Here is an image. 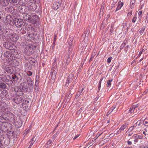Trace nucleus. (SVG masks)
Segmentation results:
<instances>
[{
	"instance_id": "f257e3e1",
	"label": "nucleus",
	"mask_w": 148,
	"mask_h": 148,
	"mask_svg": "<svg viewBox=\"0 0 148 148\" xmlns=\"http://www.w3.org/2000/svg\"><path fill=\"white\" fill-rule=\"evenodd\" d=\"M30 29L31 32L28 34L27 37V40L31 41L33 40L34 38L37 35L36 32L35 31V29L32 27L29 28Z\"/></svg>"
},
{
	"instance_id": "f03ea898",
	"label": "nucleus",
	"mask_w": 148,
	"mask_h": 148,
	"mask_svg": "<svg viewBox=\"0 0 148 148\" xmlns=\"http://www.w3.org/2000/svg\"><path fill=\"white\" fill-rule=\"evenodd\" d=\"M36 47V46L31 45H26L25 47V51L26 55H30L34 53Z\"/></svg>"
},
{
	"instance_id": "7ed1b4c3",
	"label": "nucleus",
	"mask_w": 148,
	"mask_h": 148,
	"mask_svg": "<svg viewBox=\"0 0 148 148\" xmlns=\"http://www.w3.org/2000/svg\"><path fill=\"white\" fill-rule=\"evenodd\" d=\"M31 100L29 98L24 99L22 103V108L26 110H29L30 107Z\"/></svg>"
},
{
	"instance_id": "20e7f679",
	"label": "nucleus",
	"mask_w": 148,
	"mask_h": 148,
	"mask_svg": "<svg viewBox=\"0 0 148 148\" xmlns=\"http://www.w3.org/2000/svg\"><path fill=\"white\" fill-rule=\"evenodd\" d=\"M14 53V51H7L4 53L3 55L5 57L9 59H13L14 58L16 57Z\"/></svg>"
},
{
	"instance_id": "39448f33",
	"label": "nucleus",
	"mask_w": 148,
	"mask_h": 148,
	"mask_svg": "<svg viewBox=\"0 0 148 148\" xmlns=\"http://www.w3.org/2000/svg\"><path fill=\"white\" fill-rule=\"evenodd\" d=\"M13 22L17 27H19L24 25V23L23 20L16 18H14Z\"/></svg>"
},
{
	"instance_id": "423d86ee",
	"label": "nucleus",
	"mask_w": 148,
	"mask_h": 148,
	"mask_svg": "<svg viewBox=\"0 0 148 148\" xmlns=\"http://www.w3.org/2000/svg\"><path fill=\"white\" fill-rule=\"evenodd\" d=\"M140 109L138 106L135 105L133 106L132 107H131L129 110V112L131 113H138L139 112Z\"/></svg>"
},
{
	"instance_id": "0eeeda50",
	"label": "nucleus",
	"mask_w": 148,
	"mask_h": 148,
	"mask_svg": "<svg viewBox=\"0 0 148 148\" xmlns=\"http://www.w3.org/2000/svg\"><path fill=\"white\" fill-rule=\"evenodd\" d=\"M10 100L14 102L16 104H19L22 102V97L17 96L15 98H12Z\"/></svg>"
},
{
	"instance_id": "6e6552de",
	"label": "nucleus",
	"mask_w": 148,
	"mask_h": 148,
	"mask_svg": "<svg viewBox=\"0 0 148 148\" xmlns=\"http://www.w3.org/2000/svg\"><path fill=\"white\" fill-rule=\"evenodd\" d=\"M28 82H23L21 84L20 88H21L24 92L27 91H28Z\"/></svg>"
},
{
	"instance_id": "1a4fd4ad",
	"label": "nucleus",
	"mask_w": 148,
	"mask_h": 148,
	"mask_svg": "<svg viewBox=\"0 0 148 148\" xmlns=\"http://www.w3.org/2000/svg\"><path fill=\"white\" fill-rule=\"evenodd\" d=\"M7 31L5 30L1 26L0 27V39H3L5 37V35Z\"/></svg>"
},
{
	"instance_id": "9d476101",
	"label": "nucleus",
	"mask_w": 148,
	"mask_h": 148,
	"mask_svg": "<svg viewBox=\"0 0 148 148\" xmlns=\"http://www.w3.org/2000/svg\"><path fill=\"white\" fill-rule=\"evenodd\" d=\"M10 40L13 42H16L18 38V35L15 33L11 34L10 36Z\"/></svg>"
},
{
	"instance_id": "9b49d317",
	"label": "nucleus",
	"mask_w": 148,
	"mask_h": 148,
	"mask_svg": "<svg viewBox=\"0 0 148 148\" xmlns=\"http://www.w3.org/2000/svg\"><path fill=\"white\" fill-rule=\"evenodd\" d=\"M3 45L6 49L10 50H12L14 49L12 44L10 43L5 42L3 43Z\"/></svg>"
},
{
	"instance_id": "f8f14e48",
	"label": "nucleus",
	"mask_w": 148,
	"mask_h": 148,
	"mask_svg": "<svg viewBox=\"0 0 148 148\" xmlns=\"http://www.w3.org/2000/svg\"><path fill=\"white\" fill-rule=\"evenodd\" d=\"M8 94V92L6 90L0 89V97L2 98H6L7 97Z\"/></svg>"
},
{
	"instance_id": "ddd939ff",
	"label": "nucleus",
	"mask_w": 148,
	"mask_h": 148,
	"mask_svg": "<svg viewBox=\"0 0 148 148\" xmlns=\"http://www.w3.org/2000/svg\"><path fill=\"white\" fill-rule=\"evenodd\" d=\"M5 70L8 73L10 74H12L14 72L13 67L11 66H6L5 67Z\"/></svg>"
},
{
	"instance_id": "4468645a",
	"label": "nucleus",
	"mask_w": 148,
	"mask_h": 148,
	"mask_svg": "<svg viewBox=\"0 0 148 148\" xmlns=\"http://www.w3.org/2000/svg\"><path fill=\"white\" fill-rule=\"evenodd\" d=\"M28 18V20L30 21H32L35 22H37L39 20V17L37 15H35L31 18L30 17V16H29Z\"/></svg>"
},
{
	"instance_id": "2eb2a0df",
	"label": "nucleus",
	"mask_w": 148,
	"mask_h": 148,
	"mask_svg": "<svg viewBox=\"0 0 148 148\" xmlns=\"http://www.w3.org/2000/svg\"><path fill=\"white\" fill-rule=\"evenodd\" d=\"M34 83V82L32 81H28V89L29 88L30 91L33 89Z\"/></svg>"
},
{
	"instance_id": "dca6fc26",
	"label": "nucleus",
	"mask_w": 148,
	"mask_h": 148,
	"mask_svg": "<svg viewBox=\"0 0 148 148\" xmlns=\"http://www.w3.org/2000/svg\"><path fill=\"white\" fill-rule=\"evenodd\" d=\"M60 6V3L59 2H55L53 5V8L54 10H56L59 8Z\"/></svg>"
},
{
	"instance_id": "f3484780",
	"label": "nucleus",
	"mask_w": 148,
	"mask_h": 148,
	"mask_svg": "<svg viewBox=\"0 0 148 148\" xmlns=\"http://www.w3.org/2000/svg\"><path fill=\"white\" fill-rule=\"evenodd\" d=\"M123 2H121L119 1L118 2V6L116 8V9L115 11V12H116L117 10H120L121 7L123 6Z\"/></svg>"
},
{
	"instance_id": "a211bd4d",
	"label": "nucleus",
	"mask_w": 148,
	"mask_h": 148,
	"mask_svg": "<svg viewBox=\"0 0 148 148\" xmlns=\"http://www.w3.org/2000/svg\"><path fill=\"white\" fill-rule=\"evenodd\" d=\"M0 80H1V82H4L7 84L8 81V79L5 76L3 77H0Z\"/></svg>"
},
{
	"instance_id": "6ab92c4d",
	"label": "nucleus",
	"mask_w": 148,
	"mask_h": 148,
	"mask_svg": "<svg viewBox=\"0 0 148 148\" xmlns=\"http://www.w3.org/2000/svg\"><path fill=\"white\" fill-rule=\"evenodd\" d=\"M74 75L73 74H71L69 75L67 79L66 80V82H72L73 78Z\"/></svg>"
},
{
	"instance_id": "aec40b11",
	"label": "nucleus",
	"mask_w": 148,
	"mask_h": 148,
	"mask_svg": "<svg viewBox=\"0 0 148 148\" xmlns=\"http://www.w3.org/2000/svg\"><path fill=\"white\" fill-rule=\"evenodd\" d=\"M145 27L143 26L141 30L140 31L139 34H140V35H144L146 31H145Z\"/></svg>"
},
{
	"instance_id": "412c9836",
	"label": "nucleus",
	"mask_w": 148,
	"mask_h": 148,
	"mask_svg": "<svg viewBox=\"0 0 148 148\" xmlns=\"http://www.w3.org/2000/svg\"><path fill=\"white\" fill-rule=\"evenodd\" d=\"M6 19L8 22H11L12 21H13L14 19L10 15H8L6 16Z\"/></svg>"
},
{
	"instance_id": "4be33fe9",
	"label": "nucleus",
	"mask_w": 148,
	"mask_h": 148,
	"mask_svg": "<svg viewBox=\"0 0 148 148\" xmlns=\"http://www.w3.org/2000/svg\"><path fill=\"white\" fill-rule=\"evenodd\" d=\"M84 88H82L81 90H79L78 93L75 96V98L77 99L81 95V93L82 92V91L83 90Z\"/></svg>"
},
{
	"instance_id": "5701e85b",
	"label": "nucleus",
	"mask_w": 148,
	"mask_h": 148,
	"mask_svg": "<svg viewBox=\"0 0 148 148\" xmlns=\"http://www.w3.org/2000/svg\"><path fill=\"white\" fill-rule=\"evenodd\" d=\"M7 86L4 83L1 82L0 83V88H6Z\"/></svg>"
},
{
	"instance_id": "b1692460",
	"label": "nucleus",
	"mask_w": 148,
	"mask_h": 148,
	"mask_svg": "<svg viewBox=\"0 0 148 148\" xmlns=\"http://www.w3.org/2000/svg\"><path fill=\"white\" fill-rule=\"evenodd\" d=\"M6 84L9 86H12L13 84V81L12 80L10 79H8Z\"/></svg>"
},
{
	"instance_id": "393cba45",
	"label": "nucleus",
	"mask_w": 148,
	"mask_h": 148,
	"mask_svg": "<svg viewBox=\"0 0 148 148\" xmlns=\"http://www.w3.org/2000/svg\"><path fill=\"white\" fill-rule=\"evenodd\" d=\"M25 7L24 6H21L20 8L19 11L22 13H24L25 12Z\"/></svg>"
},
{
	"instance_id": "a878e982",
	"label": "nucleus",
	"mask_w": 148,
	"mask_h": 148,
	"mask_svg": "<svg viewBox=\"0 0 148 148\" xmlns=\"http://www.w3.org/2000/svg\"><path fill=\"white\" fill-rule=\"evenodd\" d=\"M133 138H142V136H139L137 134H135L132 136Z\"/></svg>"
},
{
	"instance_id": "bb28decb",
	"label": "nucleus",
	"mask_w": 148,
	"mask_h": 148,
	"mask_svg": "<svg viewBox=\"0 0 148 148\" xmlns=\"http://www.w3.org/2000/svg\"><path fill=\"white\" fill-rule=\"evenodd\" d=\"M112 79L111 80H108L107 81V83L108 84L107 86L108 87H110L111 86V82L112 81Z\"/></svg>"
},
{
	"instance_id": "cd10ccee",
	"label": "nucleus",
	"mask_w": 148,
	"mask_h": 148,
	"mask_svg": "<svg viewBox=\"0 0 148 148\" xmlns=\"http://www.w3.org/2000/svg\"><path fill=\"white\" fill-rule=\"evenodd\" d=\"M143 124L146 126H148V119H146L144 120L143 122Z\"/></svg>"
},
{
	"instance_id": "c85d7f7f",
	"label": "nucleus",
	"mask_w": 148,
	"mask_h": 148,
	"mask_svg": "<svg viewBox=\"0 0 148 148\" xmlns=\"http://www.w3.org/2000/svg\"><path fill=\"white\" fill-rule=\"evenodd\" d=\"M52 142L51 140H48L46 143V145H48L47 147L48 146H50L51 145Z\"/></svg>"
},
{
	"instance_id": "c756f323",
	"label": "nucleus",
	"mask_w": 148,
	"mask_h": 148,
	"mask_svg": "<svg viewBox=\"0 0 148 148\" xmlns=\"http://www.w3.org/2000/svg\"><path fill=\"white\" fill-rule=\"evenodd\" d=\"M116 108V106H113L112 107L109 111L108 112V113H109V114L111 112H112Z\"/></svg>"
},
{
	"instance_id": "7c9ffc66",
	"label": "nucleus",
	"mask_w": 148,
	"mask_h": 148,
	"mask_svg": "<svg viewBox=\"0 0 148 148\" xmlns=\"http://www.w3.org/2000/svg\"><path fill=\"white\" fill-rule=\"evenodd\" d=\"M126 127V124H125L122 125L120 128V130H124Z\"/></svg>"
},
{
	"instance_id": "2f4dec72",
	"label": "nucleus",
	"mask_w": 148,
	"mask_h": 148,
	"mask_svg": "<svg viewBox=\"0 0 148 148\" xmlns=\"http://www.w3.org/2000/svg\"><path fill=\"white\" fill-rule=\"evenodd\" d=\"M137 126V125H134L132 126H131L130 127L128 130V131H132L134 129V127H136Z\"/></svg>"
},
{
	"instance_id": "473e14b6",
	"label": "nucleus",
	"mask_w": 148,
	"mask_h": 148,
	"mask_svg": "<svg viewBox=\"0 0 148 148\" xmlns=\"http://www.w3.org/2000/svg\"><path fill=\"white\" fill-rule=\"evenodd\" d=\"M14 89L15 91L17 92H18L19 91L20 92L21 91V89H20L18 87H15Z\"/></svg>"
},
{
	"instance_id": "72a5a7b5",
	"label": "nucleus",
	"mask_w": 148,
	"mask_h": 148,
	"mask_svg": "<svg viewBox=\"0 0 148 148\" xmlns=\"http://www.w3.org/2000/svg\"><path fill=\"white\" fill-rule=\"evenodd\" d=\"M104 4H105V3H102L101 6V9H100V12H101V11L103 12V9L104 8Z\"/></svg>"
},
{
	"instance_id": "f704fd0d",
	"label": "nucleus",
	"mask_w": 148,
	"mask_h": 148,
	"mask_svg": "<svg viewBox=\"0 0 148 148\" xmlns=\"http://www.w3.org/2000/svg\"><path fill=\"white\" fill-rule=\"evenodd\" d=\"M70 61V59L69 58V56L66 58V64H68L69 62Z\"/></svg>"
},
{
	"instance_id": "c9c22d12",
	"label": "nucleus",
	"mask_w": 148,
	"mask_h": 148,
	"mask_svg": "<svg viewBox=\"0 0 148 148\" xmlns=\"http://www.w3.org/2000/svg\"><path fill=\"white\" fill-rule=\"evenodd\" d=\"M2 1L3 3V5H7L8 4V3L7 0H3Z\"/></svg>"
},
{
	"instance_id": "e433bc0d",
	"label": "nucleus",
	"mask_w": 148,
	"mask_h": 148,
	"mask_svg": "<svg viewBox=\"0 0 148 148\" xmlns=\"http://www.w3.org/2000/svg\"><path fill=\"white\" fill-rule=\"evenodd\" d=\"M18 0H9V1L12 3H17Z\"/></svg>"
},
{
	"instance_id": "4c0bfd02",
	"label": "nucleus",
	"mask_w": 148,
	"mask_h": 148,
	"mask_svg": "<svg viewBox=\"0 0 148 148\" xmlns=\"http://www.w3.org/2000/svg\"><path fill=\"white\" fill-rule=\"evenodd\" d=\"M103 78H102V79H101L100 80V81L99 82V86H98V88L100 89V87H101V82L102 81V80H103Z\"/></svg>"
},
{
	"instance_id": "58836bf2",
	"label": "nucleus",
	"mask_w": 148,
	"mask_h": 148,
	"mask_svg": "<svg viewBox=\"0 0 148 148\" xmlns=\"http://www.w3.org/2000/svg\"><path fill=\"white\" fill-rule=\"evenodd\" d=\"M112 58V57H110L108 58L107 59V62L108 63H110V62Z\"/></svg>"
},
{
	"instance_id": "ea45409f",
	"label": "nucleus",
	"mask_w": 148,
	"mask_h": 148,
	"mask_svg": "<svg viewBox=\"0 0 148 148\" xmlns=\"http://www.w3.org/2000/svg\"><path fill=\"white\" fill-rule=\"evenodd\" d=\"M36 80L35 82V86H38V80H37V77H36Z\"/></svg>"
},
{
	"instance_id": "a19ab883",
	"label": "nucleus",
	"mask_w": 148,
	"mask_h": 148,
	"mask_svg": "<svg viewBox=\"0 0 148 148\" xmlns=\"http://www.w3.org/2000/svg\"><path fill=\"white\" fill-rule=\"evenodd\" d=\"M27 74L28 76H31L32 75V73L31 71H28L27 72Z\"/></svg>"
},
{
	"instance_id": "79ce46f5",
	"label": "nucleus",
	"mask_w": 148,
	"mask_h": 148,
	"mask_svg": "<svg viewBox=\"0 0 148 148\" xmlns=\"http://www.w3.org/2000/svg\"><path fill=\"white\" fill-rule=\"evenodd\" d=\"M135 2V0H130V3L134 5Z\"/></svg>"
},
{
	"instance_id": "37998d69",
	"label": "nucleus",
	"mask_w": 148,
	"mask_h": 148,
	"mask_svg": "<svg viewBox=\"0 0 148 148\" xmlns=\"http://www.w3.org/2000/svg\"><path fill=\"white\" fill-rule=\"evenodd\" d=\"M12 78L13 79H15L17 78L15 74H13L12 76Z\"/></svg>"
},
{
	"instance_id": "c03bdc74",
	"label": "nucleus",
	"mask_w": 148,
	"mask_h": 148,
	"mask_svg": "<svg viewBox=\"0 0 148 148\" xmlns=\"http://www.w3.org/2000/svg\"><path fill=\"white\" fill-rule=\"evenodd\" d=\"M57 34V32L56 33H56H55L54 38V41H56V40Z\"/></svg>"
},
{
	"instance_id": "a18cd8bd",
	"label": "nucleus",
	"mask_w": 148,
	"mask_h": 148,
	"mask_svg": "<svg viewBox=\"0 0 148 148\" xmlns=\"http://www.w3.org/2000/svg\"><path fill=\"white\" fill-rule=\"evenodd\" d=\"M136 17H134L132 20V22L133 23H134L136 21Z\"/></svg>"
},
{
	"instance_id": "49530a36",
	"label": "nucleus",
	"mask_w": 148,
	"mask_h": 148,
	"mask_svg": "<svg viewBox=\"0 0 148 148\" xmlns=\"http://www.w3.org/2000/svg\"><path fill=\"white\" fill-rule=\"evenodd\" d=\"M32 141L31 142L32 143H34L36 141V138L35 137H34L32 138Z\"/></svg>"
},
{
	"instance_id": "de8ad7c7",
	"label": "nucleus",
	"mask_w": 148,
	"mask_h": 148,
	"mask_svg": "<svg viewBox=\"0 0 148 148\" xmlns=\"http://www.w3.org/2000/svg\"><path fill=\"white\" fill-rule=\"evenodd\" d=\"M70 83V82H66V84H65V85L66 86H68Z\"/></svg>"
},
{
	"instance_id": "09e8293b",
	"label": "nucleus",
	"mask_w": 148,
	"mask_h": 148,
	"mask_svg": "<svg viewBox=\"0 0 148 148\" xmlns=\"http://www.w3.org/2000/svg\"><path fill=\"white\" fill-rule=\"evenodd\" d=\"M121 130L119 129L118 131H117L116 133V135H117L118 134H119L121 132Z\"/></svg>"
},
{
	"instance_id": "8fccbe9b",
	"label": "nucleus",
	"mask_w": 148,
	"mask_h": 148,
	"mask_svg": "<svg viewBox=\"0 0 148 148\" xmlns=\"http://www.w3.org/2000/svg\"><path fill=\"white\" fill-rule=\"evenodd\" d=\"M132 12H131L130 13L129 12L128 13H127V15L128 16H131L132 15Z\"/></svg>"
},
{
	"instance_id": "3c124183",
	"label": "nucleus",
	"mask_w": 148,
	"mask_h": 148,
	"mask_svg": "<svg viewBox=\"0 0 148 148\" xmlns=\"http://www.w3.org/2000/svg\"><path fill=\"white\" fill-rule=\"evenodd\" d=\"M127 144L129 145H131L132 144V143L131 141H128L127 142Z\"/></svg>"
},
{
	"instance_id": "603ef678",
	"label": "nucleus",
	"mask_w": 148,
	"mask_h": 148,
	"mask_svg": "<svg viewBox=\"0 0 148 148\" xmlns=\"http://www.w3.org/2000/svg\"><path fill=\"white\" fill-rule=\"evenodd\" d=\"M38 86H35L34 89H35V90H37V89H38Z\"/></svg>"
},
{
	"instance_id": "864d4df0",
	"label": "nucleus",
	"mask_w": 148,
	"mask_h": 148,
	"mask_svg": "<svg viewBox=\"0 0 148 148\" xmlns=\"http://www.w3.org/2000/svg\"><path fill=\"white\" fill-rule=\"evenodd\" d=\"M0 148H3V146L2 143L0 142Z\"/></svg>"
},
{
	"instance_id": "5fc2aeb1",
	"label": "nucleus",
	"mask_w": 148,
	"mask_h": 148,
	"mask_svg": "<svg viewBox=\"0 0 148 148\" xmlns=\"http://www.w3.org/2000/svg\"><path fill=\"white\" fill-rule=\"evenodd\" d=\"M142 11H140L138 13V14L139 15H140L142 14Z\"/></svg>"
},
{
	"instance_id": "6e6d98bb",
	"label": "nucleus",
	"mask_w": 148,
	"mask_h": 148,
	"mask_svg": "<svg viewBox=\"0 0 148 148\" xmlns=\"http://www.w3.org/2000/svg\"><path fill=\"white\" fill-rule=\"evenodd\" d=\"M29 132V130H26L25 131V133H26V134L28 133Z\"/></svg>"
},
{
	"instance_id": "4d7b16f0",
	"label": "nucleus",
	"mask_w": 148,
	"mask_h": 148,
	"mask_svg": "<svg viewBox=\"0 0 148 148\" xmlns=\"http://www.w3.org/2000/svg\"><path fill=\"white\" fill-rule=\"evenodd\" d=\"M72 41H70L69 42V45H70V47H71V45L72 46Z\"/></svg>"
},
{
	"instance_id": "13d9d810",
	"label": "nucleus",
	"mask_w": 148,
	"mask_h": 148,
	"mask_svg": "<svg viewBox=\"0 0 148 148\" xmlns=\"http://www.w3.org/2000/svg\"><path fill=\"white\" fill-rule=\"evenodd\" d=\"M146 20L147 21V22H148V13L147 14V15Z\"/></svg>"
},
{
	"instance_id": "bf43d9fd",
	"label": "nucleus",
	"mask_w": 148,
	"mask_h": 148,
	"mask_svg": "<svg viewBox=\"0 0 148 148\" xmlns=\"http://www.w3.org/2000/svg\"><path fill=\"white\" fill-rule=\"evenodd\" d=\"M34 143H30V145L29 147L28 148H29L30 147H32L33 145V144H34Z\"/></svg>"
},
{
	"instance_id": "052dcab7",
	"label": "nucleus",
	"mask_w": 148,
	"mask_h": 148,
	"mask_svg": "<svg viewBox=\"0 0 148 148\" xmlns=\"http://www.w3.org/2000/svg\"><path fill=\"white\" fill-rule=\"evenodd\" d=\"M79 135H77L75 136L73 138V140H75L76 138H77L78 136Z\"/></svg>"
},
{
	"instance_id": "680f3d73",
	"label": "nucleus",
	"mask_w": 148,
	"mask_h": 148,
	"mask_svg": "<svg viewBox=\"0 0 148 148\" xmlns=\"http://www.w3.org/2000/svg\"><path fill=\"white\" fill-rule=\"evenodd\" d=\"M94 57V56H93L92 55L91 57L90 58L89 61H91L92 60V58H93Z\"/></svg>"
},
{
	"instance_id": "e2e57ef3",
	"label": "nucleus",
	"mask_w": 148,
	"mask_h": 148,
	"mask_svg": "<svg viewBox=\"0 0 148 148\" xmlns=\"http://www.w3.org/2000/svg\"><path fill=\"white\" fill-rule=\"evenodd\" d=\"M138 141V138H136L134 140V141L135 142H137Z\"/></svg>"
},
{
	"instance_id": "0e129e2a",
	"label": "nucleus",
	"mask_w": 148,
	"mask_h": 148,
	"mask_svg": "<svg viewBox=\"0 0 148 148\" xmlns=\"http://www.w3.org/2000/svg\"><path fill=\"white\" fill-rule=\"evenodd\" d=\"M142 53V52L141 51H140L138 54V56H140L141 54Z\"/></svg>"
},
{
	"instance_id": "69168bd1",
	"label": "nucleus",
	"mask_w": 148,
	"mask_h": 148,
	"mask_svg": "<svg viewBox=\"0 0 148 148\" xmlns=\"http://www.w3.org/2000/svg\"><path fill=\"white\" fill-rule=\"evenodd\" d=\"M140 148H148V147L147 146H144L143 147H140Z\"/></svg>"
},
{
	"instance_id": "338daca9",
	"label": "nucleus",
	"mask_w": 148,
	"mask_h": 148,
	"mask_svg": "<svg viewBox=\"0 0 148 148\" xmlns=\"http://www.w3.org/2000/svg\"><path fill=\"white\" fill-rule=\"evenodd\" d=\"M132 134H133V133H130L129 134L128 136H131L132 135Z\"/></svg>"
},
{
	"instance_id": "774afa93",
	"label": "nucleus",
	"mask_w": 148,
	"mask_h": 148,
	"mask_svg": "<svg viewBox=\"0 0 148 148\" xmlns=\"http://www.w3.org/2000/svg\"><path fill=\"white\" fill-rule=\"evenodd\" d=\"M143 134H144L145 136L146 135V134L145 132L144 131L143 132Z\"/></svg>"
}]
</instances>
